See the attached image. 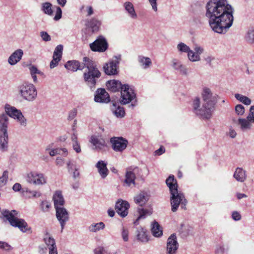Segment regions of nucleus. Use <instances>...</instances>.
Listing matches in <instances>:
<instances>
[{"instance_id": "f257e3e1", "label": "nucleus", "mask_w": 254, "mask_h": 254, "mask_svg": "<svg viewBox=\"0 0 254 254\" xmlns=\"http://www.w3.org/2000/svg\"><path fill=\"white\" fill-rule=\"evenodd\" d=\"M205 16L212 30L224 34L233 24L234 9L227 0H210L206 5Z\"/></svg>"}, {"instance_id": "f03ea898", "label": "nucleus", "mask_w": 254, "mask_h": 254, "mask_svg": "<svg viewBox=\"0 0 254 254\" xmlns=\"http://www.w3.org/2000/svg\"><path fill=\"white\" fill-rule=\"evenodd\" d=\"M205 16L212 30L224 34L233 24L234 9L227 0H210L206 5Z\"/></svg>"}, {"instance_id": "7ed1b4c3", "label": "nucleus", "mask_w": 254, "mask_h": 254, "mask_svg": "<svg viewBox=\"0 0 254 254\" xmlns=\"http://www.w3.org/2000/svg\"><path fill=\"white\" fill-rule=\"evenodd\" d=\"M201 96L203 103L201 106L200 100L199 97H195L192 102V110L197 116L205 119H209L215 110L217 103L216 94H213L211 90L207 87L203 88Z\"/></svg>"}, {"instance_id": "20e7f679", "label": "nucleus", "mask_w": 254, "mask_h": 254, "mask_svg": "<svg viewBox=\"0 0 254 254\" xmlns=\"http://www.w3.org/2000/svg\"><path fill=\"white\" fill-rule=\"evenodd\" d=\"M83 62L85 63V67L87 68L83 73L84 81L91 90L93 91L101 76V73L98 69L96 63L89 58L84 57Z\"/></svg>"}, {"instance_id": "39448f33", "label": "nucleus", "mask_w": 254, "mask_h": 254, "mask_svg": "<svg viewBox=\"0 0 254 254\" xmlns=\"http://www.w3.org/2000/svg\"><path fill=\"white\" fill-rule=\"evenodd\" d=\"M19 211L16 210L3 209L1 212L0 219L3 220L4 222L8 221L11 226L18 228L22 233L30 231L31 227L28 226L24 219L19 218Z\"/></svg>"}, {"instance_id": "423d86ee", "label": "nucleus", "mask_w": 254, "mask_h": 254, "mask_svg": "<svg viewBox=\"0 0 254 254\" xmlns=\"http://www.w3.org/2000/svg\"><path fill=\"white\" fill-rule=\"evenodd\" d=\"M106 86L108 89L113 92H116L121 90V103L123 104L129 103L135 97L133 90L128 84L123 85L119 80H109L106 83Z\"/></svg>"}, {"instance_id": "0eeeda50", "label": "nucleus", "mask_w": 254, "mask_h": 254, "mask_svg": "<svg viewBox=\"0 0 254 254\" xmlns=\"http://www.w3.org/2000/svg\"><path fill=\"white\" fill-rule=\"evenodd\" d=\"M18 92L20 96L28 102H33L37 98V91L36 87L32 83L24 82L19 85Z\"/></svg>"}, {"instance_id": "6e6552de", "label": "nucleus", "mask_w": 254, "mask_h": 254, "mask_svg": "<svg viewBox=\"0 0 254 254\" xmlns=\"http://www.w3.org/2000/svg\"><path fill=\"white\" fill-rule=\"evenodd\" d=\"M187 203L184 194L179 191L178 190L170 192V203L172 212L177 211L180 205L182 209H186Z\"/></svg>"}, {"instance_id": "1a4fd4ad", "label": "nucleus", "mask_w": 254, "mask_h": 254, "mask_svg": "<svg viewBox=\"0 0 254 254\" xmlns=\"http://www.w3.org/2000/svg\"><path fill=\"white\" fill-rule=\"evenodd\" d=\"M4 109L5 112L9 115V117L16 120L21 126L25 127L27 126V120L20 110L8 104L5 105Z\"/></svg>"}, {"instance_id": "9d476101", "label": "nucleus", "mask_w": 254, "mask_h": 254, "mask_svg": "<svg viewBox=\"0 0 254 254\" xmlns=\"http://www.w3.org/2000/svg\"><path fill=\"white\" fill-rule=\"evenodd\" d=\"M121 55L116 56L109 63L104 64L103 69L106 74L113 75L118 74V68L121 61Z\"/></svg>"}, {"instance_id": "9b49d317", "label": "nucleus", "mask_w": 254, "mask_h": 254, "mask_svg": "<svg viewBox=\"0 0 254 254\" xmlns=\"http://www.w3.org/2000/svg\"><path fill=\"white\" fill-rule=\"evenodd\" d=\"M140 170L137 167L130 166L127 168L126 173V179L124 181L125 185L127 187L135 186V180L136 175L138 174Z\"/></svg>"}, {"instance_id": "f8f14e48", "label": "nucleus", "mask_w": 254, "mask_h": 254, "mask_svg": "<svg viewBox=\"0 0 254 254\" xmlns=\"http://www.w3.org/2000/svg\"><path fill=\"white\" fill-rule=\"evenodd\" d=\"M89 46L92 51L102 53L108 49V44L103 36H100L93 43L90 44Z\"/></svg>"}, {"instance_id": "ddd939ff", "label": "nucleus", "mask_w": 254, "mask_h": 254, "mask_svg": "<svg viewBox=\"0 0 254 254\" xmlns=\"http://www.w3.org/2000/svg\"><path fill=\"white\" fill-rule=\"evenodd\" d=\"M27 181L29 183L35 185H43L47 183L44 174L37 171L28 174Z\"/></svg>"}, {"instance_id": "4468645a", "label": "nucleus", "mask_w": 254, "mask_h": 254, "mask_svg": "<svg viewBox=\"0 0 254 254\" xmlns=\"http://www.w3.org/2000/svg\"><path fill=\"white\" fill-rule=\"evenodd\" d=\"M101 24V21L96 18L87 20L85 24V33L88 36H90L92 34L99 31Z\"/></svg>"}, {"instance_id": "2eb2a0df", "label": "nucleus", "mask_w": 254, "mask_h": 254, "mask_svg": "<svg viewBox=\"0 0 254 254\" xmlns=\"http://www.w3.org/2000/svg\"><path fill=\"white\" fill-rule=\"evenodd\" d=\"M56 216L60 224L61 232H62L66 223L69 219L68 212L64 207L57 208L56 209Z\"/></svg>"}, {"instance_id": "dca6fc26", "label": "nucleus", "mask_w": 254, "mask_h": 254, "mask_svg": "<svg viewBox=\"0 0 254 254\" xmlns=\"http://www.w3.org/2000/svg\"><path fill=\"white\" fill-rule=\"evenodd\" d=\"M179 243L175 234H171L168 238L166 247V254H176Z\"/></svg>"}, {"instance_id": "f3484780", "label": "nucleus", "mask_w": 254, "mask_h": 254, "mask_svg": "<svg viewBox=\"0 0 254 254\" xmlns=\"http://www.w3.org/2000/svg\"><path fill=\"white\" fill-rule=\"evenodd\" d=\"M110 142L113 150L116 152H122L127 148L128 144V141L122 137H112Z\"/></svg>"}, {"instance_id": "a211bd4d", "label": "nucleus", "mask_w": 254, "mask_h": 254, "mask_svg": "<svg viewBox=\"0 0 254 254\" xmlns=\"http://www.w3.org/2000/svg\"><path fill=\"white\" fill-rule=\"evenodd\" d=\"M129 206V204L127 201L121 199L116 202L115 209L117 213L121 217L124 218L128 214Z\"/></svg>"}, {"instance_id": "6ab92c4d", "label": "nucleus", "mask_w": 254, "mask_h": 254, "mask_svg": "<svg viewBox=\"0 0 254 254\" xmlns=\"http://www.w3.org/2000/svg\"><path fill=\"white\" fill-rule=\"evenodd\" d=\"M94 101L97 103H107L110 101V97L104 88H98L95 93Z\"/></svg>"}, {"instance_id": "aec40b11", "label": "nucleus", "mask_w": 254, "mask_h": 254, "mask_svg": "<svg viewBox=\"0 0 254 254\" xmlns=\"http://www.w3.org/2000/svg\"><path fill=\"white\" fill-rule=\"evenodd\" d=\"M172 66L174 69L178 71L181 74L185 76L189 75L188 68L184 64H183L179 60L174 59L172 61Z\"/></svg>"}, {"instance_id": "412c9836", "label": "nucleus", "mask_w": 254, "mask_h": 254, "mask_svg": "<svg viewBox=\"0 0 254 254\" xmlns=\"http://www.w3.org/2000/svg\"><path fill=\"white\" fill-rule=\"evenodd\" d=\"M85 63L81 64L79 61L76 60L68 61L64 64V67L67 70L75 72L77 70H82L85 67Z\"/></svg>"}, {"instance_id": "4be33fe9", "label": "nucleus", "mask_w": 254, "mask_h": 254, "mask_svg": "<svg viewBox=\"0 0 254 254\" xmlns=\"http://www.w3.org/2000/svg\"><path fill=\"white\" fill-rule=\"evenodd\" d=\"M9 116L6 112L0 115V133H8Z\"/></svg>"}, {"instance_id": "5701e85b", "label": "nucleus", "mask_w": 254, "mask_h": 254, "mask_svg": "<svg viewBox=\"0 0 254 254\" xmlns=\"http://www.w3.org/2000/svg\"><path fill=\"white\" fill-rule=\"evenodd\" d=\"M90 142L95 146V149L99 151L105 150L107 147L105 140L96 136H92Z\"/></svg>"}, {"instance_id": "b1692460", "label": "nucleus", "mask_w": 254, "mask_h": 254, "mask_svg": "<svg viewBox=\"0 0 254 254\" xmlns=\"http://www.w3.org/2000/svg\"><path fill=\"white\" fill-rule=\"evenodd\" d=\"M107 162L105 161L100 160L97 162L95 167L102 179H105L108 175L109 171L107 167Z\"/></svg>"}, {"instance_id": "393cba45", "label": "nucleus", "mask_w": 254, "mask_h": 254, "mask_svg": "<svg viewBox=\"0 0 254 254\" xmlns=\"http://www.w3.org/2000/svg\"><path fill=\"white\" fill-rule=\"evenodd\" d=\"M233 177L237 182L244 183L247 178V171L242 167H237Z\"/></svg>"}, {"instance_id": "a878e982", "label": "nucleus", "mask_w": 254, "mask_h": 254, "mask_svg": "<svg viewBox=\"0 0 254 254\" xmlns=\"http://www.w3.org/2000/svg\"><path fill=\"white\" fill-rule=\"evenodd\" d=\"M23 55V52L21 49H17L9 56L8 63L11 65H14L18 63Z\"/></svg>"}, {"instance_id": "bb28decb", "label": "nucleus", "mask_w": 254, "mask_h": 254, "mask_svg": "<svg viewBox=\"0 0 254 254\" xmlns=\"http://www.w3.org/2000/svg\"><path fill=\"white\" fill-rule=\"evenodd\" d=\"M54 206L55 209L57 208H63L64 203V200L61 191H57L53 196Z\"/></svg>"}, {"instance_id": "cd10ccee", "label": "nucleus", "mask_w": 254, "mask_h": 254, "mask_svg": "<svg viewBox=\"0 0 254 254\" xmlns=\"http://www.w3.org/2000/svg\"><path fill=\"white\" fill-rule=\"evenodd\" d=\"M8 133H0V151L7 152L8 150Z\"/></svg>"}, {"instance_id": "c85d7f7f", "label": "nucleus", "mask_w": 254, "mask_h": 254, "mask_svg": "<svg viewBox=\"0 0 254 254\" xmlns=\"http://www.w3.org/2000/svg\"><path fill=\"white\" fill-rule=\"evenodd\" d=\"M137 60L140 65L144 69L150 68L152 65L151 60L149 57L139 55L138 56Z\"/></svg>"}, {"instance_id": "c756f323", "label": "nucleus", "mask_w": 254, "mask_h": 254, "mask_svg": "<svg viewBox=\"0 0 254 254\" xmlns=\"http://www.w3.org/2000/svg\"><path fill=\"white\" fill-rule=\"evenodd\" d=\"M124 7L128 15L133 19L137 18V14L135 12V9L133 4L129 1H126L123 4Z\"/></svg>"}, {"instance_id": "7c9ffc66", "label": "nucleus", "mask_w": 254, "mask_h": 254, "mask_svg": "<svg viewBox=\"0 0 254 254\" xmlns=\"http://www.w3.org/2000/svg\"><path fill=\"white\" fill-rule=\"evenodd\" d=\"M166 184L169 188L170 192L178 190L177 180L173 175H170L166 180Z\"/></svg>"}, {"instance_id": "2f4dec72", "label": "nucleus", "mask_w": 254, "mask_h": 254, "mask_svg": "<svg viewBox=\"0 0 254 254\" xmlns=\"http://www.w3.org/2000/svg\"><path fill=\"white\" fill-rule=\"evenodd\" d=\"M252 123L251 121H249L247 118H240L238 121V124L240 126L241 129L244 131L250 130L252 128Z\"/></svg>"}, {"instance_id": "473e14b6", "label": "nucleus", "mask_w": 254, "mask_h": 254, "mask_svg": "<svg viewBox=\"0 0 254 254\" xmlns=\"http://www.w3.org/2000/svg\"><path fill=\"white\" fill-rule=\"evenodd\" d=\"M135 203L140 206L145 204L148 200V196L146 193L141 192L139 194L136 195L134 198Z\"/></svg>"}, {"instance_id": "72a5a7b5", "label": "nucleus", "mask_w": 254, "mask_h": 254, "mask_svg": "<svg viewBox=\"0 0 254 254\" xmlns=\"http://www.w3.org/2000/svg\"><path fill=\"white\" fill-rule=\"evenodd\" d=\"M22 194L23 196L29 198L38 197L40 196L41 193L36 190H31L27 188H23L22 190Z\"/></svg>"}, {"instance_id": "f704fd0d", "label": "nucleus", "mask_w": 254, "mask_h": 254, "mask_svg": "<svg viewBox=\"0 0 254 254\" xmlns=\"http://www.w3.org/2000/svg\"><path fill=\"white\" fill-rule=\"evenodd\" d=\"M136 237L137 239L141 242H147L148 241L146 231L142 228L137 229L136 231Z\"/></svg>"}, {"instance_id": "c9c22d12", "label": "nucleus", "mask_w": 254, "mask_h": 254, "mask_svg": "<svg viewBox=\"0 0 254 254\" xmlns=\"http://www.w3.org/2000/svg\"><path fill=\"white\" fill-rule=\"evenodd\" d=\"M105 227V224L102 222H100L92 223L88 227V230L91 232L96 233L101 230H103Z\"/></svg>"}, {"instance_id": "e433bc0d", "label": "nucleus", "mask_w": 254, "mask_h": 254, "mask_svg": "<svg viewBox=\"0 0 254 254\" xmlns=\"http://www.w3.org/2000/svg\"><path fill=\"white\" fill-rule=\"evenodd\" d=\"M151 232L152 235L155 237H160L163 234L162 230L161 229L160 225L156 221H154L152 224Z\"/></svg>"}, {"instance_id": "4c0bfd02", "label": "nucleus", "mask_w": 254, "mask_h": 254, "mask_svg": "<svg viewBox=\"0 0 254 254\" xmlns=\"http://www.w3.org/2000/svg\"><path fill=\"white\" fill-rule=\"evenodd\" d=\"M52 4L49 2H43L41 4V9L48 15H52L53 11L52 8Z\"/></svg>"}, {"instance_id": "58836bf2", "label": "nucleus", "mask_w": 254, "mask_h": 254, "mask_svg": "<svg viewBox=\"0 0 254 254\" xmlns=\"http://www.w3.org/2000/svg\"><path fill=\"white\" fill-rule=\"evenodd\" d=\"M113 107L112 108V110L117 117L122 118L125 116V112L123 107L119 106L117 107L116 103H113Z\"/></svg>"}, {"instance_id": "ea45409f", "label": "nucleus", "mask_w": 254, "mask_h": 254, "mask_svg": "<svg viewBox=\"0 0 254 254\" xmlns=\"http://www.w3.org/2000/svg\"><path fill=\"white\" fill-rule=\"evenodd\" d=\"M138 212L139 216L136 221L134 222L135 224H138V221L140 219H144L146 216L150 215L152 214V211L150 210L145 209L143 208H138Z\"/></svg>"}, {"instance_id": "a19ab883", "label": "nucleus", "mask_w": 254, "mask_h": 254, "mask_svg": "<svg viewBox=\"0 0 254 254\" xmlns=\"http://www.w3.org/2000/svg\"><path fill=\"white\" fill-rule=\"evenodd\" d=\"M48 153L51 156H54L57 154H61L66 156L67 155V150L65 148L51 149Z\"/></svg>"}, {"instance_id": "79ce46f5", "label": "nucleus", "mask_w": 254, "mask_h": 254, "mask_svg": "<svg viewBox=\"0 0 254 254\" xmlns=\"http://www.w3.org/2000/svg\"><path fill=\"white\" fill-rule=\"evenodd\" d=\"M43 240L48 248L56 246L55 240L48 233L46 234Z\"/></svg>"}, {"instance_id": "37998d69", "label": "nucleus", "mask_w": 254, "mask_h": 254, "mask_svg": "<svg viewBox=\"0 0 254 254\" xmlns=\"http://www.w3.org/2000/svg\"><path fill=\"white\" fill-rule=\"evenodd\" d=\"M235 97L237 100L246 105H250L252 103V100L249 98L239 93L235 94Z\"/></svg>"}, {"instance_id": "c03bdc74", "label": "nucleus", "mask_w": 254, "mask_h": 254, "mask_svg": "<svg viewBox=\"0 0 254 254\" xmlns=\"http://www.w3.org/2000/svg\"><path fill=\"white\" fill-rule=\"evenodd\" d=\"M246 42L249 44H254V29H249L245 36Z\"/></svg>"}, {"instance_id": "a18cd8bd", "label": "nucleus", "mask_w": 254, "mask_h": 254, "mask_svg": "<svg viewBox=\"0 0 254 254\" xmlns=\"http://www.w3.org/2000/svg\"><path fill=\"white\" fill-rule=\"evenodd\" d=\"M188 58L192 62H198L200 60V56L197 55L194 51L191 49L188 54Z\"/></svg>"}, {"instance_id": "49530a36", "label": "nucleus", "mask_w": 254, "mask_h": 254, "mask_svg": "<svg viewBox=\"0 0 254 254\" xmlns=\"http://www.w3.org/2000/svg\"><path fill=\"white\" fill-rule=\"evenodd\" d=\"M177 48L179 52L187 53L188 54L190 50V48L188 46L183 42L179 43L177 45Z\"/></svg>"}, {"instance_id": "de8ad7c7", "label": "nucleus", "mask_w": 254, "mask_h": 254, "mask_svg": "<svg viewBox=\"0 0 254 254\" xmlns=\"http://www.w3.org/2000/svg\"><path fill=\"white\" fill-rule=\"evenodd\" d=\"M8 178V172L7 171H4L2 176L0 177V188H2L4 186L7 182Z\"/></svg>"}, {"instance_id": "09e8293b", "label": "nucleus", "mask_w": 254, "mask_h": 254, "mask_svg": "<svg viewBox=\"0 0 254 254\" xmlns=\"http://www.w3.org/2000/svg\"><path fill=\"white\" fill-rule=\"evenodd\" d=\"M0 249L6 252H9L13 249V247L8 243L0 241Z\"/></svg>"}, {"instance_id": "8fccbe9b", "label": "nucleus", "mask_w": 254, "mask_h": 254, "mask_svg": "<svg viewBox=\"0 0 254 254\" xmlns=\"http://www.w3.org/2000/svg\"><path fill=\"white\" fill-rule=\"evenodd\" d=\"M63 50V46L62 45H58L54 52L53 56L62 58V52Z\"/></svg>"}, {"instance_id": "3c124183", "label": "nucleus", "mask_w": 254, "mask_h": 254, "mask_svg": "<svg viewBox=\"0 0 254 254\" xmlns=\"http://www.w3.org/2000/svg\"><path fill=\"white\" fill-rule=\"evenodd\" d=\"M41 208L44 212H47L49 211V209L51 206V203L46 201H42L41 203Z\"/></svg>"}, {"instance_id": "603ef678", "label": "nucleus", "mask_w": 254, "mask_h": 254, "mask_svg": "<svg viewBox=\"0 0 254 254\" xmlns=\"http://www.w3.org/2000/svg\"><path fill=\"white\" fill-rule=\"evenodd\" d=\"M235 112L237 115L242 116L245 113V108L242 105H237L235 107Z\"/></svg>"}, {"instance_id": "864d4df0", "label": "nucleus", "mask_w": 254, "mask_h": 254, "mask_svg": "<svg viewBox=\"0 0 254 254\" xmlns=\"http://www.w3.org/2000/svg\"><path fill=\"white\" fill-rule=\"evenodd\" d=\"M61 59V58H60L59 57L53 56V60L50 64V68H53L56 67L58 64V63L60 61Z\"/></svg>"}, {"instance_id": "5fc2aeb1", "label": "nucleus", "mask_w": 254, "mask_h": 254, "mask_svg": "<svg viewBox=\"0 0 254 254\" xmlns=\"http://www.w3.org/2000/svg\"><path fill=\"white\" fill-rule=\"evenodd\" d=\"M40 35L42 40L45 42H48L51 40V36L46 31H41L40 33Z\"/></svg>"}, {"instance_id": "6e6d98bb", "label": "nucleus", "mask_w": 254, "mask_h": 254, "mask_svg": "<svg viewBox=\"0 0 254 254\" xmlns=\"http://www.w3.org/2000/svg\"><path fill=\"white\" fill-rule=\"evenodd\" d=\"M247 117L248 120L254 123V106L250 107L249 114Z\"/></svg>"}, {"instance_id": "4d7b16f0", "label": "nucleus", "mask_w": 254, "mask_h": 254, "mask_svg": "<svg viewBox=\"0 0 254 254\" xmlns=\"http://www.w3.org/2000/svg\"><path fill=\"white\" fill-rule=\"evenodd\" d=\"M30 72L31 73V75L33 74H40V75H43V73L38 70L37 68L34 65H32L29 67Z\"/></svg>"}, {"instance_id": "13d9d810", "label": "nucleus", "mask_w": 254, "mask_h": 254, "mask_svg": "<svg viewBox=\"0 0 254 254\" xmlns=\"http://www.w3.org/2000/svg\"><path fill=\"white\" fill-rule=\"evenodd\" d=\"M62 15V9L59 7L57 6L56 8V15L54 18V19L56 21H58L60 19Z\"/></svg>"}, {"instance_id": "bf43d9fd", "label": "nucleus", "mask_w": 254, "mask_h": 254, "mask_svg": "<svg viewBox=\"0 0 254 254\" xmlns=\"http://www.w3.org/2000/svg\"><path fill=\"white\" fill-rule=\"evenodd\" d=\"M77 115V110L75 108L71 110L68 113L67 119L69 121L73 120Z\"/></svg>"}, {"instance_id": "052dcab7", "label": "nucleus", "mask_w": 254, "mask_h": 254, "mask_svg": "<svg viewBox=\"0 0 254 254\" xmlns=\"http://www.w3.org/2000/svg\"><path fill=\"white\" fill-rule=\"evenodd\" d=\"M72 147L76 153H80L81 152L80 146L78 141L72 142Z\"/></svg>"}, {"instance_id": "680f3d73", "label": "nucleus", "mask_w": 254, "mask_h": 254, "mask_svg": "<svg viewBox=\"0 0 254 254\" xmlns=\"http://www.w3.org/2000/svg\"><path fill=\"white\" fill-rule=\"evenodd\" d=\"M232 217L235 221H239L241 219V215L238 211H234L232 214Z\"/></svg>"}, {"instance_id": "e2e57ef3", "label": "nucleus", "mask_w": 254, "mask_h": 254, "mask_svg": "<svg viewBox=\"0 0 254 254\" xmlns=\"http://www.w3.org/2000/svg\"><path fill=\"white\" fill-rule=\"evenodd\" d=\"M148 1L151 5L152 9L155 12H157L158 10L157 0H148Z\"/></svg>"}, {"instance_id": "0e129e2a", "label": "nucleus", "mask_w": 254, "mask_h": 254, "mask_svg": "<svg viewBox=\"0 0 254 254\" xmlns=\"http://www.w3.org/2000/svg\"><path fill=\"white\" fill-rule=\"evenodd\" d=\"M22 189L23 188H22L21 185L18 183L14 184L12 187V190L15 192L21 191V193H22Z\"/></svg>"}, {"instance_id": "69168bd1", "label": "nucleus", "mask_w": 254, "mask_h": 254, "mask_svg": "<svg viewBox=\"0 0 254 254\" xmlns=\"http://www.w3.org/2000/svg\"><path fill=\"white\" fill-rule=\"evenodd\" d=\"M194 51L199 56H200L204 52V49L199 46H196L194 48Z\"/></svg>"}, {"instance_id": "338daca9", "label": "nucleus", "mask_w": 254, "mask_h": 254, "mask_svg": "<svg viewBox=\"0 0 254 254\" xmlns=\"http://www.w3.org/2000/svg\"><path fill=\"white\" fill-rule=\"evenodd\" d=\"M95 254H108L102 247H99L94 251Z\"/></svg>"}, {"instance_id": "774afa93", "label": "nucleus", "mask_w": 254, "mask_h": 254, "mask_svg": "<svg viewBox=\"0 0 254 254\" xmlns=\"http://www.w3.org/2000/svg\"><path fill=\"white\" fill-rule=\"evenodd\" d=\"M38 252L39 254H46L47 253V248L43 245L38 247Z\"/></svg>"}]
</instances>
